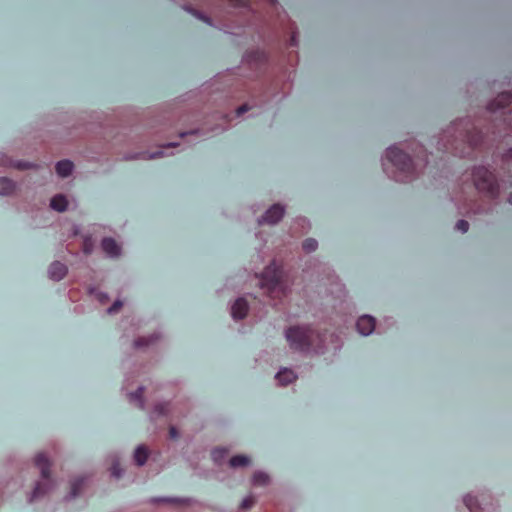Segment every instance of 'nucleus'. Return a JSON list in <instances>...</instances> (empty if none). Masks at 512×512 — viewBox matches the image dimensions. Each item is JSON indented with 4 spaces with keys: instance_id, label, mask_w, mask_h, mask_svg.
<instances>
[{
    "instance_id": "9d476101",
    "label": "nucleus",
    "mask_w": 512,
    "mask_h": 512,
    "mask_svg": "<svg viewBox=\"0 0 512 512\" xmlns=\"http://www.w3.org/2000/svg\"><path fill=\"white\" fill-rule=\"evenodd\" d=\"M512 103V93L502 92L496 96L487 106L488 110L495 112L498 109L505 108Z\"/></svg>"
},
{
    "instance_id": "7ed1b4c3",
    "label": "nucleus",
    "mask_w": 512,
    "mask_h": 512,
    "mask_svg": "<svg viewBox=\"0 0 512 512\" xmlns=\"http://www.w3.org/2000/svg\"><path fill=\"white\" fill-rule=\"evenodd\" d=\"M472 181L478 192L491 198L499 195V184L496 176L484 166L475 167L472 170Z\"/></svg>"
},
{
    "instance_id": "bb28decb",
    "label": "nucleus",
    "mask_w": 512,
    "mask_h": 512,
    "mask_svg": "<svg viewBox=\"0 0 512 512\" xmlns=\"http://www.w3.org/2000/svg\"><path fill=\"white\" fill-rule=\"evenodd\" d=\"M153 410L158 415H165L169 412V404L168 403H158L154 406Z\"/></svg>"
},
{
    "instance_id": "39448f33",
    "label": "nucleus",
    "mask_w": 512,
    "mask_h": 512,
    "mask_svg": "<svg viewBox=\"0 0 512 512\" xmlns=\"http://www.w3.org/2000/svg\"><path fill=\"white\" fill-rule=\"evenodd\" d=\"M285 215V207L280 203H275L270 206L261 218L258 220L259 225H276Z\"/></svg>"
},
{
    "instance_id": "aec40b11",
    "label": "nucleus",
    "mask_w": 512,
    "mask_h": 512,
    "mask_svg": "<svg viewBox=\"0 0 512 512\" xmlns=\"http://www.w3.org/2000/svg\"><path fill=\"white\" fill-rule=\"evenodd\" d=\"M55 168H56L57 174L60 177H67L72 173L74 165L69 160H62L56 164Z\"/></svg>"
},
{
    "instance_id": "c9c22d12",
    "label": "nucleus",
    "mask_w": 512,
    "mask_h": 512,
    "mask_svg": "<svg viewBox=\"0 0 512 512\" xmlns=\"http://www.w3.org/2000/svg\"><path fill=\"white\" fill-rule=\"evenodd\" d=\"M508 201L510 204H512V193L509 195Z\"/></svg>"
},
{
    "instance_id": "2f4dec72",
    "label": "nucleus",
    "mask_w": 512,
    "mask_h": 512,
    "mask_svg": "<svg viewBox=\"0 0 512 512\" xmlns=\"http://www.w3.org/2000/svg\"><path fill=\"white\" fill-rule=\"evenodd\" d=\"M169 433L171 438H176L178 436V431L174 426L169 428Z\"/></svg>"
},
{
    "instance_id": "0eeeda50",
    "label": "nucleus",
    "mask_w": 512,
    "mask_h": 512,
    "mask_svg": "<svg viewBox=\"0 0 512 512\" xmlns=\"http://www.w3.org/2000/svg\"><path fill=\"white\" fill-rule=\"evenodd\" d=\"M34 464L39 469L40 475L43 480L52 479V462L48 455L44 452L38 453L34 457Z\"/></svg>"
},
{
    "instance_id": "f3484780",
    "label": "nucleus",
    "mask_w": 512,
    "mask_h": 512,
    "mask_svg": "<svg viewBox=\"0 0 512 512\" xmlns=\"http://www.w3.org/2000/svg\"><path fill=\"white\" fill-rule=\"evenodd\" d=\"M150 456V450L146 445H140L136 448L133 458L138 466H143Z\"/></svg>"
},
{
    "instance_id": "f704fd0d",
    "label": "nucleus",
    "mask_w": 512,
    "mask_h": 512,
    "mask_svg": "<svg viewBox=\"0 0 512 512\" xmlns=\"http://www.w3.org/2000/svg\"><path fill=\"white\" fill-rule=\"evenodd\" d=\"M77 292L74 291V290H70L69 294H70V297L71 298H74V294H76Z\"/></svg>"
},
{
    "instance_id": "9b49d317",
    "label": "nucleus",
    "mask_w": 512,
    "mask_h": 512,
    "mask_svg": "<svg viewBox=\"0 0 512 512\" xmlns=\"http://www.w3.org/2000/svg\"><path fill=\"white\" fill-rule=\"evenodd\" d=\"M154 503L167 504L176 508H188L193 504V500L190 498H179V497H163L153 499Z\"/></svg>"
},
{
    "instance_id": "4be33fe9",
    "label": "nucleus",
    "mask_w": 512,
    "mask_h": 512,
    "mask_svg": "<svg viewBox=\"0 0 512 512\" xmlns=\"http://www.w3.org/2000/svg\"><path fill=\"white\" fill-rule=\"evenodd\" d=\"M249 464V459L244 455H235L230 458L229 465L232 468L245 467Z\"/></svg>"
},
{
    "instance_id": "dca6fc26",
    "label": "nucleus",
    "mask_w": 512,
    "mask_h": 512,
    "mask_svg": "<svg viewBox=\"0 0 512 512\" xmlns=\"http://www.w3.org/2000/svg\"><path fill=\"white\" fill-rule=\"evenodd\" d=\"M101 248L110 257H117L121 253V248L118 243L111 237L103 238L101 241Z\"/></svg>"
},
{
    "instance_id": "6ab92c4d",
    "label": "nucleus",
    "mask_w": 512,
    "mask_h": 512,
    "mask_svg": "<svg viewBox=\"0 0 512 512\" xmlns=\"http://www.w3.org/2000/svg\"><path fill=\"white\" fill-rule=\"evenodd\" d=\"M16 184L9 178L0 177V196H9L14 194Z\"/></svg>"
},
{
    "instance_id": "4468645a",
    "label": "nucleus",
    "mask_w": 512,
    "mask_h": 512,
    "mask_svg": "<svg viewBox=\"0 0 512 512\" xmlns=\"http://www.w3.org/2000/svg\"><path fill=\"white\" fill-rule=\"evenodd\" d=\"M356 326L362 335H369L375 330L376 320L372 316L363 315L357 320Z\"/></svg>"
},
{
    "instance_id": "a211bd4d",
    "label": "nucleus",
    "mask_w": 512,
    "mask_h": 512,
    "mask_svg": "<svg viewBox=\"0 0 512 512\" xmlns=\"http://www.w3.org/2000/svg\"><path fill=\"white\" fill-rule=\"evenodd\" d=\"M50 207L58 212H64L68 208V200L63 194L55 195L50 202Z\"/></svg>"
},
{
    "instance_id": "20e7f679",
    "label": "nucleus",
    "mask_w": 512,
    "mask_h": 512,
    "mask_svg": "<svg viewBox=\"0 0 512 512\" xmlns=\"http://www.w3.org/2000/svg\"><path fill=\"white\" fill-rule=\"evenodd\" d=\"M386 159L400 171H410L411 157L398 147H390L386 151Z\"/></svg>"
},
{
    "instance_id": "6e6552de",
    "label": "nucleus",
    "mask_w": 512,
    "mask_h": 512,
    "mask_svg": "<svg viewBox=\"0 0 512 512\" xmlns=\"http://www.w3.org/2000/svg\"><path fill=\"white\" fill-rule=\"evenodd\" d=\"M53 486H54L53 480H43V481L37 482L31 492L29 502H33V501L39 499L40 497L45 496L53 489Z\"/></svg>"
},
{
    "instance_id": "7c9ffc66",
    "label": "nucleus",
    "mask_w": 512,
    "mask_h": 512,
    "mask_svg": "<svg viewBox=\"0 0 512 512\" xmlns=\"http://www.w3.org/2000/svg\"><path fill=\"white\" fill-rule=\"evenodd\" d=\"M249 110V106L247 104H243L237 109V114L242 115L243 113L247 112Z\"/></svg>"
},
{
    "instance_id": "5701e85b",
    "label": "nucleus",
    "mask_w": 512,
    "mask_h": 512,
    "mask_svg": "<svg viewBox=\"0 0 512 512\" xmlns=\"http://www.w3.org/2000/svg\"><path fill=\"white\" fill-rule=\"evenodd\" d=\"M144 393H145V388L139 387L134 393H131L129 395V399L132 402L138 403L140 405V407H143L144 406Z\"/></svg>"
},
{
    "instance_id": "cd10ccee",
    "label": "nucleus",
    "mask_w": 512,
    "mask_h": 512,
    "mask_svg": "<svg viewBox=\"0 0 512 512\" xmlns=\"http://www.w3.org/2000/svg\"><path fill=\"white\" fill-rule=\"evenodd\" d=\"M255 504V497L252 495H249L245 497L240 505L241 509L247 510L251 508Z\"/></svg>"
},
{
    "instance_id": "c756f323",
    "label": "nucleus",
    "mask_w": 512,
    "mask_h": 512,
    "mask_svg": "<svg viewBox=\"0 0 512 512\" xmlns=\"http://www.w3.org/2000/svg\"><path fill=\"white\" fill-rule=\"evenodd\" d=\"M456 228L462 233H465L469 229V223L466 220L461 219L456 223Z\"/></svg>"
},
{
    "instance_id": "a878e982",
    "label": "nucleus",
    "mask_w": 512,
    "mask_h": 512,
    "mask_svg": "<svg viewBox=\"0 0 512 512\" xmlns=\"http://www.w3.org/2000/svg\"><path fill=\"white\" fill-rule=\"evenodd\" d=\"M110 473L115 478H119L123 474V468L121 467L119 462H113L110 467Z\"/></svg>"
},
{
    "instance_id": "b1692460",
    "label": "nucleus",
    "mask_w": 512,
    "mask_h": 512,
    "mask_svg": "<svg viewBox=\"0 0 512 512\" xmlns=\"http://www.w3.org/2000/svg\"><path fill=\"white\" fill-rule=\"evenodd\" d=\"M318 248V242L314 238H307L302 243V249L306 254L314 252Z\"/></svg>"
},
{
    "instance_id": "1a4fd4ad",
    "label": "nucleus",
    "mask_w": 512,
    "mask_h": 512,
    "mask_svg": "<svg viewBox=\"0 0 512 512\" xmlns=\"http://www.w3.org/2000/svg\"><path fill=\"white\" fill-rule=\"evenodd\" d=\"M87 487V478L83 476L74 477L69 481V493L67 499L80 495Z\"/></svg>"
},
{
    "instance_id": "72a5a7b5",
    "label": "nucleus",
    "mask_w": 512,
    "mask_h": 512,
    "mask_svg": "<svg viewBox=\"0 0 512 512\" xmlns=\"http://www.w3.org/2000/svg\"><path fill=\"white\" fill-rule=\"evenodd\" d=\"M503 157L505 159H512V149L509 150Z\"/></svg>"
},
{
    "instance_id": "f257e3e1",
    "label": "nucleus",
    "mask_w": 512,
    "mask_h": 512,
    "mask_svg": "<svg viewBox=\"0 0 512 512\" xmlns=\"http://www.w3.org/2000/svg\"><path fill=\"white\" fill-rule=\"evenodd\" d=\"M293 277L285 270L284 264L272 260L259 275V286L273 299H283L291 292Z\"/></svg>"
},
{
    "instance_id": "423d86ee",
    "label": "nucleus",
    "mask_w": 512,
    "mask_h": 512,
    "mask_svg": "<svg viewBox=\"0 0 512 512\" xmlns=\"http://www.w3.org/2000/svg\"><path fill=\"white\" fill-rule=\"evenodd\" d=\"M160 341L161 335L156 332L149 335L138 336L132 342V349L137 352H144L157 346Z\"/></svg>"
},
{
    "instance_id": "2eb2a0df",
    "label": "nucleus",
    "mask_w": 512,
    "mask_h": 512,
    "mask_svg": "<svg viewBox=\"0 0 512 512\" xmlns=\"http://www.w3.org/2000/svg\"><path fill=\"white\" fill-rule=\"evenodd\" d=\"M68 273L67 266L60 262V261H54L48 270L49 278L54 281H59L63 279Z\"/></svg>"
},
{
    "instance_id": "f03ea898",
    "label": "nucleus",
    "mask_w": 512,
    "mask_h": 512,
    "mask_svg": "<svg viewBox=\"0 0 512 512\" xmlns=\"http://www.w3.org/2000/svg\"><path fill=\"white\" fill-rule=\"evenodd\" d=\"M290 347L299 351H309L322 347L324 340L321 334L309 326H291L285 331Z\"/></svg>"
},
{
    "instance_id": "c85d7f7f",
    "label": "nucleus",
    "mask_w": 512,
    "mask_h": 512,
    "mask_svg": "<svg viewBox=\"0 0 512 512\" xmlns=\"http://www.w3.org/2000/svg\"><path fill=\"white\" fill-rule=\"evenodd\" d=\"M123 307V303L120 300H116L111 307L108 309V313L113 314L119 312Z\"/></svg>"
},
{
    "instance_id": "ddd939ff",
    "label": "nucleus",
    "mask_w": 512,
    "mask_h": 512,
    "mask_svg": "<svg viewBox=\"0 0 512 512\" xmlns=\"http://www.w3.org/2000/svg\"><path fill=\"white\" fill-rule=\"evenodd\" d=\"M297 374L291 368H282L276 375L275 380L279 386L285 387L297 380Z\"/></svg>"
},
{
    "instance_id": "393cba45",
    "label": "nucleus",
    "mask_w": 512,
    "mask_h": 512,
    "mask_svg": "<svg viewBox=\"0 0 512 512\" xmlns=\"http://www.w3.org/2000/svg\"><path fill=\"white\" fill-rule=\"evenodd\" d=\"M253 485L262 486L269 483V477L265 473L257 472L253 475Z\"/></svg>"
},
{
    "instance_id": "473e14b6",
    "label": "nucleus",
    "mask_w": 512,
    "mask_h": 512,
    "mask_svg": "<svg viewBox=\"0 0 512 512\" xmlns=\"http://www.w3.org/2000/svg\"><path fill=\"white\" fill-rule=\"evenodd\" d=\"M178 146V143H168L166 145H163L162 147L163 148H171V147H176Z\"/></svg>"
},
{
    "instance_id": "412c9836",
    "label": "nucleus",
    "mask_w": 512,
    "mask_h": 512,
    "mask_svg": "<svg viewBox=\"0 0 512 512\" xmlns=\"http://www.w3.org/2000/svg\"><path fill=\"white\" fill-rule=\"evenodd\" d=\"M81 249L85 254L92 253L94 249V241L91 235H83L81 237Z\"/></svg>"
},
{
    "instance_id": "f8f14e48",
    "label": "nucleus",
    "mask_w": 512,
    "mask_h": 512,
    "mask_svg": "<svg viewBox=\"0 0 512 512\" xmlns=\"http://www.w3.org/2000/svg\"><path fill=\"white\" fill-rule=\"evenodd\" d=\"M249 311L248 302L244 298H238L231 306V315L235 320L244 319Z\"/></svg>"
}]
</instances>
